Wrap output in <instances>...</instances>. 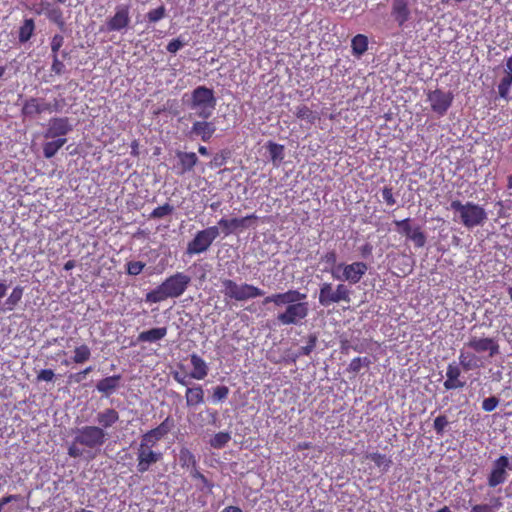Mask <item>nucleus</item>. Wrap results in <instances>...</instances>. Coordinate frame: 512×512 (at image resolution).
<instances>
[{"label": "nucleus", "mask_w": 512, "mask_h": 512, "mask_svg": "<svg viewBox=\"0 0 512 512\" xmlns=\"http://www.w3.org/2000/svg\"><path fill=\"white\" fill-rule=\"evenodd\" d=\"M268 303H273L277 307L286 306L285 310L277 315V321L281 325L301 324L309 314L307 294L296 289L267 296L263 304Z\"/></svg>", "instance_id": "obj_1"}, {"label": "nucleus", "mask_w": 512, "mask_h": 512, "mask_svg": "<svg viewBox=\"0 0 512 512\" xmlns=\"http://www.w3.org/2000/svg\"><path fill=\"white\" fill-rule=\"evenodd\" d=\"M107 440V433L98 426L86 425L77 428L74 439L68 447V455L72 458L81 457L84 448L88 450L99 449Z\"/></svg>", "instance_id": "obj_2"}, {"label": "nucleus", "mask_w": 512, "mask_h": 512, "mask_svg": "<svg viewBox=\"0 0 512 512\" xmlns=\"http://www.w3.org/2000/svg\"><path fill=\"white\" fill-rule=\"evenodd\" d=\"M191 282L190 276L183 272H176L167 277L155 289L149 291L145 296L147 303H160L168 298H178L187 290Z\"/></svg>", "instance_id": "obj_3"}, {"label": "nucleus", "mask_w": 512, "mask_h": 512, "mask_svg": "<svg viewBox=\"0 0 512 512\" xmlns=\"http://www.w3.org/2000/svg\"><path fill=\"white\" fill-rule=\"evenodd\" d=\"M214 91L206 86H198L192 92L188 106L201 119H209L216 108Z\"/></svg>", "instance_id": "obj_4"}, {"label": "nucleus", "mask_w": 512, "mask_h": 512, "mask_svg": "<svg viewBox=\"0 0 512 512\" xmlns=\"http://www.w3.org/2000/svg\"><path fill=\"white\" fill-rule=\"evenodd\" d=\"M450 208L458 213L460 222L468 229L483 225L487 220L485 209L474 202L462 203L460 200H453Z\"/></svg>", "instance_id": "obj_5"}, {"label": "nucleus", "mask_w": 512, "mask_h": 512, "mask_svg": "<svg viewBox=\"0 0 512 512\" xmlns=\"http://www.w3.org/2000/svg\"><path fill=\"white\" fill-rule=\"evenodd\" d=\"M221 285V292L225 299L229 300L244 302L264 295V291L253 284H238L234 280L228 278L221 279Z\"/></svg>", "instance_id": "obj_6"}, {"label": "nucleus", "mask_w": 512, "mask_h": 512, "mask_svg": "<svg viewBox=\"0 0 512 512\" xmlns=\"http://www.w3.org/2000/svg\"><path fill=\"white\" fill-rule=\"evenodd\" d=\"M351 289L343 283L334 286L331 282H324L320 285L318 301L321 306L329 307L341 302H351Z\"/></svg>", "instance_id": "obj_7"}, {"label": "nucleus", "mask_w": 512, "mask_h": 512, "mask_svg": "<svg viewBox=\"0 0 512 512\" xmlns=\"http://www.w3.org/2000/svg\"><path fill=\"white\" fill-rule=\"evenodd\" d=\"M154 445H150L142 440L137 448V465L136 469L138 473H145L150 470L151 466L158 463L163 458L161 451L155 450Z\"/></svg>", "instance_id": "obj_8"}, {"label": "nucleus", "mask_w": 512, "mask_h": 512, "mask_svg": "<svg viewBox=\"0 0 512 512\" xmlns=\"http://www.w3.org/2000/svg\"><path fill=\"white\" fill-rule=\"evenodd\" d=\"M219 234L220 232L217 226H210L198 231L194 238L188 243L187 253L194 255L207 251Z\"/></svg>", "instance_id": "obj_9"}, {"label": "nucleus", "mask_w": 512, "mask_h": 512, "mask_svg": "<svg viewBox=\"0 0 512 512\" xmlns=\"http://www.w3.org/2000/svg\"><path fill=\"white\" fill-rule=\"evenodd\" d=\"M464 346L474 351L479 356L486 353L488 358H494L500 354L499 342L493 337L471 336Z\"/></svg>", "instance_id": "obj_10"}, {"label": "nucleus", "mask_w": 512, "mask_h": 512, "mask_svg": "<svg viewBox=\"0 0 512 512\" xmlns=\"http://www.w3.org/2000/svg\"><path fill=\"white\" fill-rule=\"evenodd\" d=\"M337 270H342V275H338L336 271L332 269L331 274L335 279L347 281L350 284H357L366 274L368 266L366 263L360 261L351 264L339 263Z\"/></svg>", "instance_id": "obj_11"}, {"label": "nucleus", "mask_w": 512, "mask_h": 512, "mask_svg": "<svg viewBox=\"0 0 512 512\" xmlns=\"http://www.w3.org/2000/svg\"><path fill=\"white\" fill-rule=\"evenodd\" d=\"M454 96L451 92H444L441 89H435L427 94V100L430 103L431 110L438 116H443L451 107Z\"/></svg>", "instance_id": "obj_12"}, {"label": "nucleus", "mask_w": 512, "mask_h": 512, "mask_svg": "<svg viewBox=\"0 0 512 512\" xmlns=\"http://www.w3.org/2000/svg\"><path fill=\"white\" fill-rule=\"evenodd\" d=\"M58 111V102L55 101L54 104L46 102L44 99L31 97L27 99L23 106L21 113L24 117L33 118L37 115H40L44 112H54Z\"/></svg>", "instance_id": "obj_13"}, {"label": "nucleus", "mask_w": 512, "mask_h": 512, "mask_svg": "<svg viewBox=\"0 0 512 512\" xmlns=\"http://www.w3.org/2000/svg\"><path fill=\"white\" fill-rule=\"evenodd\" d=\"M70 131H72V124L67 117H53L48 121L47 129L44 132V138H65Z\"/></svg>", "instance_id": "obj_14"}, {"label": "nucleus", "mask_w": 512, "mask_h": 512, "mask_svg": "<svg viewBox=\"0 0 512 512\" xmlns=\"http://www.w3.org/2000/svg\"><path fill=\"white\" fill-rule=\"evenodd\" d=\"M130 6L119 5L116 7L115 14L106 21V30L108 32L121 31L128 27L130 23Z\"/></svg>", "instance_id": "obj_15"}, {"label": "nucleus", "mask_w": 512, "mask_h": 512, "mask_svg": "<svg viewBox=\"0 0 512 512\" xmlns=\"http://www.w3.org/2000/svg\"><path fill=\"white\" fill-rule=\"evenodd\" d=\"M507 468H509V458L501 455L493 462L492 470L488 476L489 487L494 488L506 481Z\"/></svg>", "instance_id": "obj_16"}, {"label": "nucleus", "mask_w": 512, "mask_h": 512, "mask_svg": "<svg viewBox=\"0 0 512 512\" xmlns=\"http://www.w3.org/2000/svg\"><path fill=\"white\" fill-rule=\"evenodd\" d=\"M257 220L256 214L246 215L241 218H221L218 225L221 227L222 232L227 236L236 231H242L250 227V221Z\"/></svg>", "instance_id": "obj_17"}, {"label": "nucleus", "mask_w": 512, "mask_h": 512, "mask_svg": "<svg viewBox=\"0 0 512 512\" xmlns=\"http://www.w3.org/2000/svg\"><path fill=\"white\" fill-rule=\"evenodd\" d=\"M391 16L399 27H403L411 18L409 0H392Z\"/></svg>", "instance_id": "obj_18"}, {"label": "nucleus", "mask_w": 512, "mask_h": 512, "mask_svg": "<svg viewBox=\"0 0 512 512\" xmlns=\"http://www.w3.org/2000/svg\"><path fill=\"white\" fill-rule=\"evenodd\" d=\"M178 163L175 166L176 174L183 176L191 172L198 163V157L194 152L176 151Z\"/></svg>", "instance_id": "obj_19"}, {"label": "nucleus", "mask_w": 512, "mask_h": 512, "mask_svg": "<svg viewBox=\"0 0 512 512\" xmlns=\"http://www.w3.org/2000/svg\"><path fill=\"white\" fill-rule=\"evenodd\" d=\"M504 72L505 74L498 84V94L500 98L510 100L511 97L509 93L512 86V55L506 58Z\"/></svg>", "instance_id": "obj_20"}, {"label": "nucleus", "mask_w": 512, "mask_h": 512, "mask_svg": "<svg viewBox=\"0 0 512 512\" xmlns=\"http://www.w3.org/2000/svg\"><path fill=\"white\" fill-rule=\"evenodd\" d=\"M460 375V367L455 362L450 363L446 370V380L443 384L444 388L446 390H453L464 387L465 382L459 380Z\"/></svg>", "instance_id": "obj_21"}, {"label": "nucleus", "mask_w": 512, "mask_h": 512, "mask_svg": "<svg viewBox=\"0 0 512 512\" xmlns=\"http://www.w3.org/2000/svg\"><path fill=\"white\" fill-rule=\"evenodd\" d=\"M459 364L464 371H470L483 367L482 357L474 351L461 350L459 354Z\"/></svg>", "instance_id": "obj_22"}, {"label": "nucleus", "mask_w": 512, "mask_h": 512, "mask_svg": "<svg viewBox=\"0 0 512 512\" xmlns=\"http://www.w3.org/2000/svg\"><path fill=\"white\" fill-rule=\"evenodd\" d=\"M206 120L195 121L191 127V133L199 136L204 142H208L216 131L215 124Z\"/></svg>", "instance_id": "obj_23"}, {"label": "nucleus", "mask_w": 512, "mask_h": 512, "mask_svg": "<svg viewBox=\"0 0 512 512\" xmlns=\"http://www.w3.org/2000/svg\"><path fill=\"white\" fill-rule=\"evenodd\" d=\"M167 327H156L150 330L142 331L137 336V343H155L167 335Z\"/></svg>", "instance_id": "obj_24"}, {"label": "nucleus", "mask_w": 512, "mask_h": 512, "mask_svg": "<svg viewBox=\"0 0 512 512\" xmlns=\"http://www.w3.org/2000/svg\"><path fill=\"white\" fill-rule=\"evenodd\" d=\"M121 375H112L98 381L96 389L105 396L113 394L120 385Z\"/></svg>", "instance_id": "obj_25"}, {"label": "nucleus", "mask_w": 512, "mask_h": 512, "mask_svg": "<svg viewBox=\"0 0 512 512\" xmlns=\"http://www.w3.org/2000/svg\"><path fill=\"white\" fill-rule=\"evenodd\" d=\"M191 365L193 370L190 373V377L196 380H203L209 372V368L206 362L196 353L190 356Z\"/></svg>", "instance_id": "obj_26"}, {"label": "nucleus", "mask_w": 512, "mask_h": 512, "mask_svg": "<svg viewBox=\"0 0 512 512\" xmlns=\"http://www.w3.org/2000/svg\"><path fill=\"white\" fill-rule=\"evenodd\" d=\"M96 421L104 431L119 421V413L113 408H107L97 413Z\"/></svg>", "instance_id": "obj_27"}, {"label": "nucleus", "mask_w": 512, "mask_h": 512, "mask_svg": "<svg viewBox=\"0 0 512 512\" xmlns=\"http://www.w3.org/2000/svg\"><path fill=\"white\" fill-rule=\"evenodd\" d=\"M42 5L44 6L43 11L46 17L63 30L65 28V21L62 10L49 2L43 3Z\"/></svg>", "instance_id": "obj_28"}, {"label": "nucleus", "mask_w": 512, "mask_h": 512, "mask_svg": "<svg viewBox=\"0 0 512 512\" xmlns=\"http://www.w3.org/2000/svg\"><path fill=\"white\" fill-rule=\"evenodd\" d=\"M266 149L269 152L270 160L273 162L274 166H279L285 157L284 145L268 141L266 143Z\"/></svg>", "instance_id": "obj_29"}, {"label": "nucleus", "mask_w": 512, "mask_h": 512, "mask_svg": "<svg viewBox=\"0 0 512 512\" xmlns=\"http://www.w3.org/2000/svg\"><path fill=\"white\" fill-rule=\"evenodd\" d=\"M186 405L188 407L197 406L204 402V391L202 386L197 385L192 388H187L185 393Z\"/></svg>", "instance_id": "obj_30"}, {"label": "nucleus", "mask_w": 512, "mask_h": 512, "mask_svg": "<svg viewBox=\"0 0 512 512\" xmlns=\"http://www.w3.org/2000/svg\"><path fill=\"white\" fill-rule=\"evenodd\" d=\"M35 31V21L32 18H26L23 20L18 31V39L20 43L28 42L33 36Z\"/></svg>", "instance_id": "obj_31"}, {"label": "nucleus", "mask_w": 512, "mask_h": 512, "mask_svg": "<svg viewBox=\"0 0 512 512\" xmlns=\"http://www.w3.org/2000/svg\"><path fill=\"white\" fill-rule=\"evenodd\" d=\"M352 54L361 57L368 50V38L364 34H357L351 40Z\"/></svg>", "instance_id": "obj_32"}, {"label": "nucleus", "mask_w": 512, "mask_h": 512, "mask_svg": "<svg viewBox=\"0 0 512 512\" xmlns=\"http://www.w3.org/2000/svg\"><path fill=\"white\" fill-rule=\"evenodd\" d=\"M295 116L309 124H314L317 120L320 119L319 114L316 111H313L304 104L296 107Z\"/></svg>", "instance_id": "obj_33"}, {"label": "nucleus", "mask_w": 512, "mask_h": 512, "mask_svg": "<svg viewBox=\"0 0 512 512\" xmlns=\"http://www.w3.org/2000/svg\"><path fill=\"white\" fill-rule=\"evenodd\" d=\"M365 459L371 460L374 464L381 468L383 472H387L392 465V460L385 454L379 452L367 453Z\"/></svg>", "instance_id": "obj_34"}, {"label": "nucleus", "mask_w": 512, "mask_h": 512, "mask_svg": "<svg viewBox=\"0 0 512 512\" xmlns=\"http://www.w3.org/2000/svg\"><path fill=\"white\" fill-rule=\"evenodd\" d=\"M66 138H58L53 141H48L43 144V155L45 158L50 159L66 144Z\"/></svg>", "instance_id": "obj_35"}, {"label": "nucleus", "mask_w": 512, "mask_h": 512, "mask_svg": "<svg viewBox=\"0 0 512 512\" xmlns=\"http://www.w3.org/2000/svg\"><path fill=\"white\" fill-rule=\"evenodd\" d=\"M24 294V288L20 285L15 286L10 295L5 300V310L12 311L21 302Z\"/></svg>", "instance_id": "obj_36"}, {"label": "nucleus", "mask_w": 512, "mask_h": 512, "mask_svg": "<svg viewBox=\"0 0 512 512\" xmlns=\"http://www.w3.org/2000/svg\"><path fill=\"white\" fill-rule=\"evenodd\" d=\"M179 463L182 468L188 470L197 466V460L195 455L186 447H183L179 451Z\"/></svg>", "instance_id": "obj_37"}, {"label": "nucleus", "mask_w": 512, "mask_h": 512, "mask_svg": "<svg viewBox=\"0 0 512 512\" xmlns=\"http://www.w3.org/2000/svg\"><path fill=\"white\" fill-rule=\"evenodd\" d=\"M91 357V350L88 345L82 344L74 349L73 362L76 364H82L87 362Z\"/></svg>", "instance_id": "obj_38"}, {"label": "nucleus", "mask_w": 512, "mask_h": 512, "mask_svg": "<svg viewBox=\"0 0 512 512\" xmlns=\"http://www.w3.org/2000/svg\"><path fill=\"white\" fill-rule=\"evenodd\" d=\"M231 440L229 432H218L209 441V444L214 449H222Z\"/></svg>", "instance_id": "obj_39"}, {"label": "nucleus", "mask_w": 512, "mask_h": 512, "mask_svg": "<svg viewBox=\"0 0 512 512\" xmlns=\"http://www.w3.org/2000/svg\"><path fill=\"white\" fill-rule=\"evenodd\" d=\"M164 433L157 427L147 431L141 436L142 441L156 446L157 443L164 437Z\"/></svg>", "instance_id": "obj_40"}, {"label": "nucleus", "mask_w": 512, "mask_h": 512, "mask_svg": "<svg viewBox=\"0 0 512 512\" xmlns=\"http://www.w3.org/2000/svg\"><path fill=\"white\" fill-rule=\"evenodd\" d=\"M371 361L367 357H355L353 358L347 368V371L350 373L357 374L362 367H368Z\"/></svg>", "instance_id": "obj_41"}, {"label": "nucleus", "mask_w": 512, "mask_h": 512, "mask_svg": "<svg viewBox=\"0 0 512 512\" xmlns=\"http://www.w3.org/2000/svg\"><path fill=\"white\" fill-rule=\"evenodd\" d=\"M174 211V207L169 203H165L161 206L156 207L150 213L149 218L151 219H162L168 215H171Z\"/></svg>", "instance_id": "obj_42"}, {"label": "nucleus", "mask_w": 512, "mask_h": 512, "mask_svg": "<svg viewBox=\"0 0 512 512\" xmlns=\"http://www.w3.org/2000/svg\"><path fill=\"white\" fill-rule=\"evenodd\" d=\"M407 239L411 240L417 248L424 247L426 243V235L419 226L413 229V232L407 237Z\"/></svg>", "instance_id": "obj_43"}, {"label": "nucleus", "mask_w": 512, "mask_h": 512, "mask_svg": "<svg viewBox=\"0 0 512 512\" xmlns=\"http://www.w3.org/2000/svg\"><path fill=\"white\" fill-rule=\"evenodd\" d=\"M394 224L397 227V232L401 235H404L406 238L410 236V234L413 232V229L411 227V219L406 218L403 220H395Z\"/></svg>", "instance_id": "obj_44"}, {"label": "nucleus", "mask_w": 512, "mask_h": 512, "mask_svg": "<svg viewBox=\"0 0 512 512\" xmlns=\"http://www.w3.org/2000/svg\"><path fill=\"white\" fill-rule=\"evenodd\" d=\"M166 16V8L164 5L159 6L156 9L150 10L146 14V18L150 23H156Z\"/></svg>", "instance_id": "obj_45"}, {"label": "nucleus", "mask_w": 512, "mask_h": 512, "mask_svg": "<svg viewBox=\"0 0 512 512\" xmlns=\"http://www.w3.org/2000/svg\"><path fill=\"white\" fill-rule=\"evenodd\" d=\"M321 263H324L328 266H330V271L334 269L336 273L339 271L337 270V254L335 250H331L323 254L320 258Z\"/></svg>", "instance_id": "obj_46"}, {"label": "nucleus", "mask_w": 512, "mask_h": 512, "mask_svg": "<svg viewBox=\"0 0 512 512\" xmlns=\"http://www.w3.org/2000/svg\"><path fill=\"white\" fill-rule=\"evenodd\" d=\"M145 263L141 261H129L126 264V272L128 275L137 276L145 268Z\"/></svg>", "instance_id": "obj_47"}, {"label": "nucleus", "mask_w": 512, "mask_h": 512, "mask_svg": "<svg viewBox=\"0 0 512 512\" xmlns=\"http://www.w3.org/2000/svg\"><path fill=\"white\" fill-rule=\"evenodd\" d=\"M189 471H190V476L195 480H199L204 487H206L208 489L213 488L214 485L207 479V477L204 474H202L199 471L198 466L190 469Z\"/></svg>", "instance_id": "obj_48"}, {"label": "nucleus", "mask_w": 512, "mask_h": 512, "mask_svg": "<svg viewBox=\"0 0 512 512\" xmlns=\"http://www.w3.org/2000/svg\"><path fill=\"white\" fill-rule=\"evenodd\" d=\"M448 424L449 422L445 415L436 417L433 424L436 434L442 436Z\"/></svg>", "instance_id": "obj_49"}, {"label": "nucleus", "mask_w": 512, "mask_h": 512, "mask_svg": "<svg viewBox=\"0 0 512 512\" xmlns=\"http://www.w3.org/2000/svg\"><path fill=\"white\" fill-rule=\"evenodd\" d=\"M64 44V37L61 34H55L51 38V55H59V51Z\"/></svg>", "instance_id": "obj_50"}, {"label": "nucleus", "mask_w": 512, "mask_h": 512, "mask_svg": "<svg viewBox=\"0 0 512 512\" xmlns=\"http://www.w3.org/2000/svg\"><path fill=\"white\" fill-rule=\"evenodd\" d=\"M229 395V388L225 385H220L214 388L212 398L215 402L225 400Z\"/></svg>", "instance_id": "obj_51"}, {"label": "nucleus", "mask_w": 512, "mask_h": 512, "mask_svg": "<svg viewBox=\"0 0 512 512\" xmlns=\"http://www.w3.org/2000/svg\"><path fill=\"white\" fill-rule=\"evenodd\" d=\"M51 57V71L56 75L63 74L65 72V64L60 60L59 55H51Z\"/></svg>", "instance_id": "obj_52"}, {"label": "nucleus", "mask_w": 512, "mask_h": 512, "mask_svg": "<svg viewBox=\"0 0 512 512\" xmlns=\"http://www.w3.org/2000/svg\"><path fill=\"white\" fill-rule=\"evenodd\" d=\"M92 371H93V367L88 366L84 370H82L78 373L71 374L69 376L70 382L81 383L85 379V377Z\"/></svg>", "instance_id": "obj_53"}, {"label": "nucleus", "mask_w": 512, "mask_h": 512, "mask_svg": "<svg viewBox=\"0 0 512 512\" xmlns=\"http://www.w3.org/2000/svg\"><path fill=\"white\" fill-rule=\"evenodd\" d=\"M499 404V399L495 396L488 397L482 402V409L486 412H492Z\"/></svg>", "instance_id": "obj_54"}, {"label": "nucleus", "mask_w": 512, "mask_h": 512, "mask_svg": "<svg viewBox=\"0 0 512 512\" xmlns=\"http://www.w3.org/2000/svg\"><path fill=\"white\" fill-rule=\"evenodd\" d=\"M382 198H383L384 202L389 206H393L396 203V199L394 198L392 187H389V186L383 187Z\"/></svg>", "instance_id": "obj_55"}, {"label": "nucleus", "mask_w": 512, "mask_h": 512, "mask_svg": "<svg viewBox=\"0 0 512 512\" xmlns=\"http://www.w3.org/2000/svg\"><path fill=\"white\" fill-rule=\"evenodd\" d=\"M184 44L185 43L182 42L179 38H176L171 40L166 48L168 52L175 54L184 46Z\"/></svg>", "instance_id": "obj_56"}, {"label": "nucleus", "mask_w": 512, "mask_h": 512, "mask_svg": "<svg viewBox=\"0 0 512 512\" xmlns=\"http://www.w3.org/2000/svg\"><path fill=\"white\" fill-rule=\"evenodd\" d=\"M55 374L52 369H42L37 375V381H52Z\"/></svg>", "instance_id": "obj_57"}, {"label": "nucleus", "mask_w": 512, "mask_h": 512, "mask_svg": "<svg viewBox=\"0 0 512 512\" xmlns=\"http://www.w3.org/2000/svg\"><path fill=\"white\" fill-rule=\"evenodd\" d=\"M315 346H316V338L312 336L309 338L308 343L305 346L301 347L300 354L305 355V356L310 355L311 352L313 351V349L315 348Z\"/></svg>", "instance_id": "obj_58"}, {"label": "nucleus", "mask_w": 512, "mask_h": 512, "mask_svg": "<svg viewBox=\"0 0 512 512\" xmlns=\"http://www.w3.org/2000/svg\"><path fill=\"white\" fill-rule=\"evenodd\" d=\"M22 500V497L20 494H8V495H5L3 496L1 499H0V506L2 508H4L5 505L11 503V502H17V501H20Z\"/></svg>", "instance_id": "obj_59"}, {"label": "nucleus", "mask_w": 512, "mask_h": 512, "mask_svg": "<svg viewBox=\"0 0 512 512\" xmlns=\"http://www.w3.org/2000/svg\"><path fill=\"white\" fill-rule=\"evenodd\" d=\"M227 156L223 153L216 154L210 162L211 167L219 168L226 163Z\"/></svg>", "instance_id": "obj_60"}, {"label": "nucleus", "mask_w": 512, "mask_h": 512, "mask_svg": "<svg viewBox=\"0 0 512 512\" xmlns=\"http://www.w3.org/2000/svg\"><path fill=\"white\" fill-rule=\"evenodd\" d=\"M172 427L173 419L171 417H167L160 425H158V428L164 433V435H167Z\"/></svg>", "instance_id": "obj_61"}, {"label": "nucleus", "mask_w": 512, "mask_h": 512, "mask_svg": "<svg viewBox=\"0 0 512 512\" xmlns=\"http://www.w3.org/2000/svg\"><path fill=\"white\" fill-rule=\"evenodd\" d=\"M470 512H495L493 507L488 504H475L471 507Z\"/></svg>", "instance_id": "obj_62"}, {"label": "nucleus", "mask_w": 512, "mask_h": 512, "mask_svg": "<svg viewBox=\"0 0 512 512\" xmlns=\"http://www.w3.org/2000/svg\"><path fill=\"white\" fill-rule=\"evenodd\" d=\"M360 251V255L363 257V258H368L372 255V252H373V246L372 244H370L369 242L365 243L364 245H362L359 249Z\"/></svg>", "instance_id": "obj_63"}, {"label": "nucleus", "mask_w": 512, "mask_h": 512, "mask_svg": "<svg viewBox=\"0 0 512 512\" xmlns=\"http://www.w3.org/2000/svg\"><path fill=\"white\" fill-rule=\"evenodd\" d=\"M221 512H242L238 506H227Z\"/></svg>", "instance_id": "obj_64"}]
</instances>
